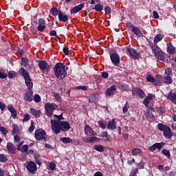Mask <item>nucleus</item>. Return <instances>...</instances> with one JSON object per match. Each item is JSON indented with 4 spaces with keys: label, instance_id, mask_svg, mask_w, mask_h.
<instances>
[{
    "label": "nucleus",
    "instance_id": "e433bc0d",
    "mask_svg": "<svg viewBox=\"0 0 176 176\" xmlns=\"http://www.w3.org/2000/svg\"><path fill=\"white\" fill-rule=\"evenodd\" d=\"M0 162H8V157L5 154L0 153Z\"/></svg>",
    "mask_w": 176,
    "mask_h": 176
},
{
    "label": "nucleus",
    "instance_id": "393cba45",
    "mask_svg": "<svg viewBox=\"0 0 176 176\" xmlns=\"http://www.w3.org/2000/svg\"><path fill=\"white\" fill-rule=\"evenodd\" d=\"M167 100H170V101H172V102H173V104L176 105V94H175L173 92H170L167 96Z\"/></svg>",
    "mask_w": 176,
    "mask_h": 176
},
{
    "label": "nucleus",
    "instance_id": "0eeeda50",
    "mask_svg": "<svg viewBox=\"0 0 176 176\" xmlns=\"http://www.w3.org/2000/svg\"><path fill=\"white\" fill-rule=\"evenodd\" d=\"M171 76H173V69L170 68L166 69L164 77V83H166V85L173 83V78H171Z\"/></svg>",
    "mask_w": 176,
    "mask_h": 176
},
{
    "label": "nucleus",
    "instance_id": "5701e85b",
    "mask_svg": "<svg viewBox=\"0 0 176 176\" xmlns=\"http://www.w3.org/2000/svg\"><path fill=\"white\" fill-rule=\"evenodd\" d=\"M107 129V130H116V122H115V119L109 122Z\"/></svg>",
    "mask_w": 176,
    "mask_h": 176
},
{
    "label": "nucleus",
    "instance_id": "5fc2aeb1",
    "mask_svg": "<svg viewBox=\"0 0 176 176\" xmlns=\"http://www.w3.org/2000/svg\"><path fill=\"white\" fill-rule=\"evenodd\" d=\"M0 109L1 111H5L6 109V104L0 101Z\"/></svg>",
    "mask_w": 176,
    "mask_h": 176
},
{
    "label": "nucleus",
    "instance_id": "473e14b6",
    "mask_svg": "<svg viewBox=\"0 0 176 176\" xmlns=\"http://www.w3.org/2000/svg\"><path fill=\"white\" fill-rule=\"evenodd\" d=\"M8 74L5 72V70L0 69V79H6Z\"/></svg>",
    "mask_w": 176,
    "mask_h": 176
},
{
    "label": "nucleus",
    "instance_id": "49530a36",
    "mask_svg": "<svg viewBox=\"0 0 176 176\" xmlns=\"http://www.w3.org/2000/svg\"><path fill=\"white\" fill-rule=\"evenodd\" d=\"M104 11L106 14H111V12H112V10L111 9V7L107 6L104 8Z\"/></svg>",
    "mask_w": 176,
    "mask_h": 176
},
{
    "label": "nucleus",
    "instance_id": "423d86ee",
    "mask_svg": "<svg viewBox=\"0 0 176 176\" xmlns=\"http://www.w3.org/2000/svg\"><path fill=\"white\" fill-rule=\"evenodd\" d=\"M38 67L42 72L45 75H47L50 72V65L45 60H40L38 62Z\"/></svg>",
    "mask_w": 176,
    "mask_h": 176
},
{
    "label": "nucleus",
    "instance_id": "a211bd4d",
    "mask_svg": "<svg viewBox=\"0 0 176 176\" xmlns=\"http://www.w3.org/2000/svg\"><path fill=\"white\" fill-rule=\"evenodd\" d=\"M7 151L10 153L11 155H15L16 153V146L12 142H8L7 143Z\"/></svg>",
    "mask_w": 176,
    "mask_h": 176
},
{
    "label": "nucleus",
    "instance_id": "dca6fc26",
    "mask_svg": "<svg viewBox=\"0 0 176 176\" xmlns=\"http://www.w3.org/2000/svg\"><path fill=\"white\" fill-rule=\"evenodd\" d=\"M163 76L157 75L154 77V82H153L155 86H162L163 85Z\"/></svg>",
    "mask_w": 176,
    "mask_h": 176
},
{
    "label": "nucleus",
    "instance_id": "f03ea898",
    "mask_svg": "<svg viewBox=\"0 0 176 176\" xmlns=\"http://www.w3.org/2000/svg\"><path fill=\"white\" fill-rule=\"evenodd\" d=\"M54 72L56 77L59 79H64L67 76V70L65 69V65L59 63H57L54 67Z\"/></svg>",
    "mask_w": 176,
    "mask_h": 176
},
{
    "label": "nucleus",
    "instance_id": "864d4df0",
    "mask_svg": "<svg viewBox=\"0 0 176 176\" xmlns=\"http://www.w3.org/2000/svg\"><path fill=\"white\" fill-rule=\"evenodd\" d=\"M19 133V127L17 126L14 125L12 129V134H17Z\"/></svg>",
    "mask_w": 176,
    "mask_h": 176
},
{
    "label": "nucleus",
    "instance_id": "cd10ccee",
    "mask_svg": "<svg viewBox=\"0 0 176 176\" xmlns=\"http://www.w3.org/2000/svg\"><path fill=\"white\" fill-rule=\"evenodd\" d=\"M30 112L32 113V115H33V116H34V118H39L41 116V110L36 111L34 109H30Z\"/></svg>",
    "mask_w": 176,
    "mask_h": 176
},
{
    "label": "nucleus",
    "instance_id": "a18cd8bd",
    "mask_svg": "<svg viewBox=\"0 0 176 176\" xmlns=\"http://www.w3.org/2000/svg\"><path fill=\"white\" fill-rule=\"evenodd\" d=\"M129 108H130V107L127 104V102H126V104L122 108L123 113H127V112H129Z\"/></svg>",
    "mask_w": 176,
    "mask_h": 176
},
{
    "label": "nucleus",
    "instance_id": "ea45409f",
    "mask_svg": "<svg viewBox=\"0 0 176 176\" xmlns=\"http://www.w3.org/2000/svg\"><path fill=\"white\" fill-rule=\"evenodd\" d=\"M16 75H17V73H16V72L10 71L8 72V78H10V79H13V78H14V76H16Z\"/></svg>",
    "mask_w": 176,
    "mask_h": 176
},
{
    "label": "nucleus",
    "instance_id": "c03bdc74",
    "mask_svg": "<svg viewBox=\"0 0 176 176\" xmlns=\"http://www.w3.org/2000/svg\"><path fill=\"white\" fill-rule=\"evenodd\" d=\"M0 131L3 135L6 136V134H8V130L3 126H0Z\"/></svg>",
    "mask_w": 176,
    "mask_h": 176
},
{
    "label": "nucleus",
    "instance_id": "412c9836",
    "mask_svg": "<svg viewBox=\"0 0 176 176\" xmlns=\"http://www.w3.org/2000/svg\"><path fill=\"white\" fill-rule=\"evenodd\" d=\"M116 91V85H112L106 90V96H113Z\"/></svg>",
    "mask_w": 176,
    "mask_h": 176
},
{
    "label": "nucleus",
    "instance_id": "de8ad7c7",
    "mask_svg": "<svg viewBox=\"0 0 176 176\" xmlns=\"http://www.w3.org/2000/svg\"><path fill=\"white\" fill-rule=\"evenodd\" d=\"M8 111H10V112H11V113L16 111V109H14V107L12 104H9L8 106Z\"/></svg>",
    "mask_w": 176,
    "mask_h": 176
},
{
    "label": "nucleus",
    "instance_id": "9b49d317",
    "mask_svg": "<svg viewBox=\"0 0 176 176\" xmlns=\"http://www.w3.org/2000/svg\"><path fill=\"white\" fill-rule=\"evenodd\" d=\"M110 58L111 60V63H113V65L116 67H119L120 65V56L116 52H114L110 56Z\"/></svg>",
    "mask_w": 176,
    "mask_h": 176
},
{
    "label": "nucleus",
    "instance_id": "ddd939ff",
    "mask_svg": "<svg viewBox=\"0 0 176 176\" xmlns=\"http://www.w3.org/2000/svg\"><path fill=\"white\" fill-rule=\"evenodd\" d=\"M153 98H155V94H148L147 96L144 99L143 104L145 107L149 106L150 101H152Z\"/></svg>",
    "mask_w": 176,
    "mask_h": 176
},
{
    "label": "nucleus",
    "instance_id": "3c124183",
    "mask_svg": "<svg viewBox=\"0 0 176 176\" xmlns=\"http://www.w3.org/2000/svg\"><path fill=\"white\" fill-rule=\"evenodd\" d=\"M30 118H31V116H30V114H25L23 116V122L24 123L25 122H28V120H30Z\"/></svg>",
    "mask_w": 176,
    "mask_h": 176
},
{
    "label": "nucleus",
    "instance_id": "a878e982",
    "mask_svg": "<svg viewBox=\"0 0 176 176\" xmlns=\"http://www.w3.org/2000/svg\"><path fill=\"white\" fill-rule=\"evenodd\" d=\"M32 99H33L32 91L26 92L25 94L24 100H25V101H28V102H31V101H32Z\"/></svg>",
    "mask_w": 176,
    "mask_h": 176
},
{
    "label": "nucleus",
    "instance_id": "f704fd0d",
    "mask_svg": "<svg viewBox=\"0 0 176 176\" xmlns=\"http://www.w3.org/2000/svg\"><path fill=\"white\" fill-rule=\"evenodd\" d=\"M94 9H95V10H96V12H101V10H102V9H104V6H102L101 4H96L95 6Z\"/></svg>",
    "mask_w": 176,
    "mask_h": 176
},
{
    "label": "nucleus",
    "instance_id": "6e6d98bb",
    "mask_svg": "<svg viewBox=\"0 0 176 176\" xmlns=\"http://www.w3.org/2000/svg\"><path fill=\"white\" fill-rule=\"evenodd\" d=\"M101 76H102V78H103L104 79H107L108 76H109V74H108V72H104L102 73Z\"/></svg>",
    "mask_w": 176,
    "mask_h": 176
},
{
    "label": "nucleus",
    "instance_id": "e2e57ef3",
    "mask_svg": "<svg viewBox=\"0 0 176 176\" xmlns=\"http://www.w3.org/2000/svg\"><path fill=\"white\" fill-rule=\"evenodd\" d=\"M14 142H20V136L16 135L14 137Z\"/></svg>",
    "mask_w": 176,
    "mask_h": 176
},
{
    "label": "nucleus",
    "instance_id": "680f3d73",
    "mask_svg": "<svg viewBox=\"0 0 176 176\" xmlns=\"http://www.w3.org/2000/svg\"><path fill=\"white\" fill-rule=\"evenodd\" d=\"M63 53L65 54V56H68V54H69V51L67 47L63 48Z\"/></svg>",
    "mask_w": 176,
    "mask_h": 176
},
{
    "label": "nucleus",
    "instance_id": "1a4fd4ad",
    "mask_svg": "<svg viewBox=\"0 0 176 176\" xmlns=\"http://www.w3.org/2000/svg\"><path fill=\"white\" fill-rule=\"evenodd\" d=\"M26 170L30 174H35L36 173V164L32 161L27 162H26Z\"/></svg>",
    "mask_w": 176,
    "mask_h": 176
},
{
    "label": "nucleus",
    "instance_id": "37998d69",
    "mask_svg": "<svg viewBox=\"0 0 176 176\" xmlns=\"http://www.w3.org/2000/svg\"><path fill=\"white\" fill-rule=\"evenodd\" d=\"M19 151L25 153V152H27V151H28V145L27 144L23 145L22 147L20 148Z\"/></svg>",
    "mask_w": 176,
    "mask_h": 176
},
{
    "label": "nucleus",
    "instance_id": "4be33fe9",
    "mask_svg": "<svg viewBox=\"0 0 176 176\" xmlns=\"http://www.w3.org/2000/svg\"><path fill=\"white\" fill-rule=\"evenodd\" d=\"M167 52L170 54H175L176 53L175 47L173 46V44L171 43V42H168L167 43Z\"/></svg>",
    "mask_w": 176,
    "mask_h": 176
},
{
    "label": "nucleus",
    "instance_id": "a19ab883",
    "mask_svg": "<svg viewBox=\"0 0 176 176\" xmlns=\"http://www.w3.org/2000/svg\"><path fill=\"white\" fill-rule=\"evenodd\" d=\"M162 153H163V155H164L165 156H166V157L168 159H170V151L167 149H164L162 150Z\"/></svg>",
    "mask_w": 176,
    "mask_h": 176
},
{
    "label": "nucleus",
    "instance_id": "6ab92c4d",
    "mask_svg": "<svg viewBox=\"0 0 176 176\" xmlns=\"http://www.w3.org/2000/svg\"><path fill=\"white\" fill-rule=\"evenodd\" d=\"M128 28L131 29V31H132L136 36H140V35H141V30H140V28L131 25V23H129Z\"/></svg>",
    "mask_w": 176,
    "mask_h": 176
},
{
    "label": "nucleus",
    "instance_id": "f257e3e1",
    "mask_svg": "<svg viewBox=\"0 0 176 176\" xmlns=\"http://www.w3.org/2000/svg\"><path fill=\"white\" fill-rule=\"evenodd\" d=\"M54 118H56V120H51V129L55 134H60L61 131H67L71 129L68 122L61 121L64 119L63 114L60 116L55 114Z\"/></svg>",
    "mask_w": 176,
    "mask_h": 176
},
{
    "label": "nucleus",
    "instance_id": "052dcab7",
    "mask_svg": "<svg viewBox=\"0 0 176 176\" xmlns=\"http://www.w3.org/2000/svg\"><path fill=\"white\" fill-rule=\"evenodd\" d=\"M89 102H94L96 101V96H89Z\"/></svg>",
    "mask_w": 176,
    "mask_h": 176
},
{
    "label": "nucleus",
    "instance_id": "4c0bfd02",
    "mask_svg": "<svg viewBox=\"0 0 176 176\" xmlns=\"http://www.w3.org/2000/svg\"><path fill=\"white\" fill-rule=\"evenodd\" d=\"M98 124L99 127H100V129H102L103 130H104V129H107V125L104 123V121H98Z\"/></svg>",
    "mask_w": 176,
    "mask_h": 176
},
{
    "label": "nucleus",
    "instance_id": "20e7f679",
    "mask_svg": "<svg viewBox=\"0 0 176 176\" xmlns=\"http://www.w3.org/2000/svg\"><path fill=\"white\" fill-rule=\"evenodd\" d=\"M157 129L160 130V131H163L164 137L168 140H170V138H171V137L173 135V131H171V129L167 124H164L162 123L158 124Z\"/></svg>",
    "mask_w": 176,
    "mask_h": 176
},
{
    "label": "nucleus",
    "instance_id": "6e6552de",
    "mask_svg": "<svg viewBox=\"0 0 176 176\" xmlns=\"http://www.w3.org/2000/svg\"><path fill=\"white\" fill-rule=\"evenodd\" d=\"M34 138L36 141L46 140V131L42 129H36L34 132Z\"/></svg>",
    "mask_w": 176,
    "mask_h": 176
},
{
    "label": "nucleus",
    "instance_id": "58836bf2",
    "mask_svg": "<svg viewBox=\"0 0 176 176\" xmlns=\"http://www.w3.org/2000/svg\"><path fill=\"white\" fill-rule=\"evenodd\" d=\"M51 14H52V16H57V14L58 15V10L56 8H51Z\"/></svg>",
    "mask_w": 176,
    "mask_h": 176
},
{
    "label": "nucleus",
    "instance_id": "c756f323",
    "mask_svg": "<svg viewBox=\"0 0 176 176\" xmlns=\"http://www.w3.org/2000/svg\"><path fill=\"white\" fill-rule=\"evenodd\" d=\"M60 141H62L63 144H70V142H72V139L69 138H61L60 139Z\"/></svg>",
    "mask_w": 176,
    "mask_h": 176
},
{
    "label": "nucleus",
    "instance_id": "2eb2a0df",
    "mask_svg": "<svg viewBox=\"0 0 176 176\" xmlns=\"http://www.w3.org/2000/svg\"><path fill=\"white\" fill-rule=\"evenodd\" d=\"M127 52L133 58L138 59L140 58V53L137 52V50H134L133 48H128Z\"/></svg>",
    "mask_w": 176,
    "mask_h": 176
},
{
    "label": "nucleus",
    "instance_id": "f8f14e48",
    "mask_svg": "<svg viewBox=\"0 0 176 176\" xmlns=\"http://www.w3.org/2000/svg\"><path fill=\"white\" fill-rule=\"evenodd\" d=\"M45 28H46V21L43 19H40L38 23L37 31H39L40 32H43Z\"/></svg>",
    "mask_w": 176,
    "mask_h": 176
},
{
    "label": "nucleus",
    "instance_id": "8fccbe9b",
    "mask_svg": "<svg viewBox=\"0 0 176 176\" xmlns=\"http://www.w3.org/2000/svg\"><path fill=\"white\" fill-rule=\"evenodd\" d=\"M101 137L106 138V141H110L109 137H108V133L107 132L102 133Z\"/></svg>",
    "mask_w": 176,
    "mask_h": 176
},
{
    "label": "nucleus",
    "instance_id": "72a5a7b5",
    "mask_svg": "<svg viewBox=\"0 0 176 176\" xmlns=\"http://www.w3.org/2000/svg\"><path fill=\"white\" fill-rule=\"evenodd\" d=\"M94 149H95V151H98V152H104V146L101 145L94 146Z\"/></svg>",
    "mask_w": 176,
    "mask_h": 176
},
{
    "label": "nucleus",
    "instance_id": "0e129e2a",
    "mask_svg": "<svg viewBox=\"0 0 176 176\" xmlns=\"http://www.w3.org/2000/svg\"><path fill=\"white\" fill-rule=\"evenodd\" d=\"M50 36H56L57 35V32L55 30H52L50 32Z\"/></svg>",
    "mask_w": 176,
    "mask_h": 176
},
{
    "label": "nucleus",
    "instance_id": "9d476101",
    "mask_svg": "<svg viewBox=\"0 0 176 176\" xmlns=\"http://www.w3.org/2000/svg\"><path fill=\"white\" fill-rule=\"evenodd\" d=\"M132 96H133V97H138L142 100V98L145 97V92L141 88H133L132 90Z\"/></svg>",
    "mask_w": 176,
    "mask_h": 176
},
{
    "label": "nucleus",
    "instance_id": "7ed1b4c3",
    "mask_svg": "<svg viewBox=\"0 0 176 176\" xmlns=\"http://www.w3.org/2000/svg\"><path fill=\"white\" fill-rule=\"evenodd\" d=\"M19 75L23 76L25 79V83L29 90H32L34 83L32 82V79H31V76H30V74L25 71L23 68L19 69Z\"/></svg>",
    "mask_w": 176,
    "mask_h": 176
},
{
    "label": "nucleus",
    "instance_id": "79ce46f5",
    "mask_svg": "<svg viewBox=\"0 0 176 176\" xmlns=\"http://www.w3.org/2000/svg\"><path fill=\"white\" fill-rule=\"evenodd\" d=\"M156 149H162L163 146H164L165 143L164 142H160V143H155Z\"/></svg>",
    "mask_w": 176,
    "mask_h": 176
},
{
    "label": "nucleus",
    "instance_id": "774afa93",
    "mask_svg": "<svg viewBox=\"0 0 176 176\" xmlns=\"http://www.w3.org/2000/svg\"><path fill=\"white\" fill-rule=\"evenodd\" d=\"M94 176H102V173L100 171H98L94 174Z\"/></svg>",
    "mask_w": 176,
    "mask_h": 176
},
{
    "label": "nucleus",
    "instance_id": "2f4dec72",
    "mask_svg": "<svg viewBox=\"0 0 176 176\" xmlns=\"http://www.w3.org/2000/svg\"><path fill=\"white\" fill-rule=\"evenodd\" d=\"M146 80L150 83H153V82H155V77L151 74H148V75H147V77H146Z\"/></svg>",
    "mask_w": 176,
    "mask_h": 176
},
{
    "label": "nucleus",
    "instance_id": "aec40b11",
    "mask_svg": "<svg viewBox=\"0 0 176 176\" xmlns=\"http://www.w3.org/2000/svg\"><path fill=\"white\" fill-rule=\"evenodd\" d=\"M58 17L60 23H67V21L68 20V16L64 14V13L60 10L58 11Z\"/></svg>",
    "mask_w": 176,
    "mask_h": 176
},
{
    "label": "nucleus",
    "instance_id": "7c9ffc66",
    "mask_svg": "<svg viewBox=\"0 0 176 176\" xmlns=\"http://www.w3.org/2000/svg\"><path fill=\"white\" fill-rule=\"evenodd\" d=\"M142 152L141 149L138 148H134L132 150V155H133V156H137V155H141Z\"/></svg>",
    "mask_w": 176,
    "mask_h": 176
},
{
    "label": "nucleus",
    "instance_id": "bb28decb",
    "mask_svg": "<svg viewBox=\"0 0 176 176\" xmlns=\"http://www.w3.org/2000/svg\"><path fill=\"white\" fill-rule=\"evenodd\" d=\"M163 38H164V34H157L155 37H154V43L155 45H156L157 43H159V42H160L162 41V39H163Z\"/></svg>",
    "mask_w": 176,
    "mask_h": 176
},
{
    "label": "nucleus",
    "instance_id": "69168bd1",
    "mask_svg": "<svg viewBox=\"0 0 176 176\" xmlns=\"http://www.w3.org/2000/svg\"><path fill=\"white\" fill-rule=\"evenodd\" d=\"M11 116L13 119H16L17 118V111L11 113Z\"/></svg>",
    "mask_w": 176,
    "mask_h": 176
},
{
    "label": "nucleus",
    "instance_id": "338daca9",
    "mask_svg": "<svg viewBox=\"0 0 176 176\" xmlns=\"http://www.w3.org/2000/svg\"><path fill=\"white\" fill-rule=\"evenodd\" d=\"M149 151H151L152 152H153V151H156V146L154 144L153 146L149 147Z\"/></svg>",
    "mask_w": 176,
    "mask_h": 176
},
{
    "label": "nucleus",
    "instance_id": "f3484780",
    "mask_svg": "<svg viewBox=\"0 0 176 176\" xmlns=\"http://www.w3.org/2000/svg\"><path fill=\"white\" fill-rule=\"evenodd\" d=\"M83 8H85V3H82L79 4L78 6L74 7L71 10L70 13H71V14H76V13H78V12H80V10H82V9H83Z\"/></svg>",
    "mask_w": 176,
    "mask_h": 176
},
{
    "label": "nucleus",
    "instance_id": "b1692460",
    "mask_svg": "<svg viewBox=\"0 0 176 176\" xmlns=\"http://www.w3.org/2000/svg\"><path fill=\"white\" fill-rule=\"evenodd\" d=\"M100 141V138L96 137V136H94V137H89V138H85L84 139V142H98Z\"/></svg>",
    "mask_w": 176,
    "mask_h": 176
},
{
    "label": "nucleus",
    "instance_id": "c85d7f7f",
    "mask_svg": "<svg viewBox=\"0 0 176 176\" xmlns=\"http://www.w3.org/2000/svg\"><path fill=\"white\" fill-rule=\"evenodd\" d=\"M93 131V129L91 127H90L89 125H86L85 127V133L86 135H90L91 134V132Z\"/></svg>",
    "mask_w": 176,
    "mask_h": 176
},
{
    "label": "nucleus",
    "instance_id": "09e8293b",
    "mask_svg": "<svg viewBox=\"0 0 176 176\" xmlns=\"http://www.w3.org/2000/svg\"><path fill=\"white\" fill-rule=\"evenodd\" d=\"M137 173H138V169L134 168L131 171L129 176H137Z\"/></svg>",
    "mask_w": 176,
    "mask_h": 176
},
{
    "label": "nucleus",
    "instance_id": "603ef678",
    "mask_svg": "<svg viewBox=\"0 0 176 176\" xmlns=\"http://www.w3.org/2000/svg\"><path fill=\"white\" fill-rule=\"evenodd\" d=\"M54 97L56 100V101H61V96L58 94H54Z\"/></svg>",
    "mask_w": 176,
    "mask_h": 176
},
{
    "label": "nucleus",
    "instance_id": "bf43d9fd",
    "mask_svg": "<svg viewBox=\"0 0 176 176\" xmlns=\"http://www.w3.org/2000/svg\"><path fill=\"white\" fill-rule=\"evenodd\" d=\"M77 88L79 90H84L85 91H86V90H87V87L82 85V86H78Z\"/></svg>",
    "mask_w": 176,
    "mask_h": 176
},
{
    "label": "nucleus",
    "instance_id": "4468645a",
    "mask_svg": "<svg viewBox=\"0 0 176 176\" xmlns=\"http://www.w3.org/2000/svg\"><path fill=\"white\" fill-rule=\"evenodd\" d=\"M150 46L152 49V52L153 53L155 54V57H160V48L159 47V46H157V45L155 44H150Z\"/></svg>",
    "mask_w": 176,
    "mask_h": 176
},
{
    "label": "nucleus",
    "instance_id": "4d7b16f0",
    "mask_svg": "<svg viewBox=\"0 0 176 176\" xmlns=\"http://www.w3.org/2000/svg\"><path fill=\"white\" fill-rule=\"evenodd\" d=\"M34 100L35 101V102H39L41 101V96H39V95H35Z\"/></svg>",
    "mask_w": 176,
    "mask_h": 176
},
{
    "label": "nucleus",
    "instance_id": "39448f33",
    "mask_svg": "<svg viewBox=\"0 0 176 176\" xmlns=\"http://www.w3.org/2000/svg\"><path fill=\"white\" fill-rule=\"evenodd\" d=\"M45 115L52 118L54 115V111H57L58 106L55 103L47 102L45 106Z\"/></svg>",
    "mask_w": 176,
    "mask_h": 176
},
{
    "label": "nucleus",
    "instance_id": "c9c22d12",
    "mask_svg": "<svg viewBox=\"0 0 176 176\" xmlns=\"http://www.w3.org/2000/svg\"><path fill=\"white\" fill-rule=\"evenodd\" d=\"M34 130H35V122H34V120H32L31 125L28 129V131H30V133H32Z\"/></svg>",
    "mask_w": 176,
    "mask_h": 176
},
{
    "label": "nucleus",
    "instance_id": "13d9d810",
    "mask_svg": "<svg viewBox=\"0 0 176 176\" xmlns=\"http://www.w3.org/2000/svg\"><path fill=\"white\" fill-rule=\"evenodd\" d=\"M49 167L50 170H54L56 168V164L51 162L50 163Z\"/></svg>",
    "mask_w": 176,
    "mask_h": 176
}]
</instances>
